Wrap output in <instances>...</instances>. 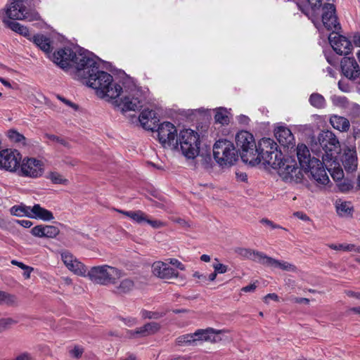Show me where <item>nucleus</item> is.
<instances>
[{"mask_svg": "<svg viewBox=\"0 0 360 360\" xmlns=\"http://www.w3.org/2000/svg\"><path fill=\"white\" fill-rule=\"evenodd\" d=\"M176 343L179 346L196 345L195 335L194 333L180 335L176 339Z\"/></svg>", "mask_w": 360, "mask_h": 360, "instance_id": "obj_37", "label": "nucleus"}, {"mask_svg": "<svg viewBox=\"0 0 360 360\" xmlns=\"http://www.w3.org/2000/svg\"><path fill=\"white\" fill-rule=\"evenodd\" d=\"M263 261L262 264L266 265L267 266H271L275 268H279L283 271H292L295 272L297 271V267L289 262H285V261H280L277 260L274 258L268 257L265 255L264 257H263Z\"/></svg>", "mask_w": 360, "mask_h": 360, "instance_id": "obj_25", "label": "nucleus"}, {"mask_svg": "<svg viewBox=\"0 0 360 360\" xmlns=\"http://www.w3.org/2000/svg\"><path fill=\"white\" fill-rule=\"evenodd\" d=\"M7 136L12 142L20 144L24 146L27 145L26 138L22 134L19 133L15 129L8 130L7 131Z\"/></svg>", "mask_w": 360, "mask_h": 360, "instance_id": "obj_36", "label": "nucleus"}, {"mask_svg": "<svg viewBox=\"0 0 360 360\" xmlns=\"http://www.w3.org/2000/svg\"><path fill=\"white\" fill-rule=\"evenodd\" d=\"M329 42L334 50L338 55H347L352 50V44L351 41L345 36L338 33L333 32L328 37Z\"/></svg>", "mask_w": 360, "mask_h": 360, "instance_id": "obj_13", "label": "nucleus"}, {"mask_svg": "<svg viewBox=\"0 0 360 360\" xmlns=\"http://www.w3.org/2000/svg\"><path fill=\"white\" fill-rule=\"evenodd\" d=\"M297 156L301 169L309 172L311 177L319 184L326 185L329 178L323 162L317 158H311L306 145L301 143L297 146Z\"/></svg>", "mask_w": 360, "mask_h": 360, "instance_id": "obj_2", "label": "nucleus"}, {"mask_svg": "<svg viewBox=\"0 0 360 360\" xmlns=\"http://www.w3.org/2000/svg\"><path fill=\"white\" fill-rule=\"evenodd\" d=\"M25 0H11V4L5 10L8 18L24 20L28 18L27 8L25 5Z\"/></svg>", "mask_w": 360, "mask_h": 360, "instance_id": "obj_15", "label": "nucleus"}, {"mask_svg": "<svg viewBox=\"0 0 360 360\" xmlns=\"http://www.w3.org/2000/svg\"><path fill=\"white\" fill-rule=\"evenodd\" d=\"M236 143L242 160L252 166L259 164L254 136L247 131H240L236 136Z\"/></svg>", "mask_w": 360, "mask_h": 360, "instance_id": "obj_5", "label": "nucleus"}, {"mask_svg": "<svg viewBox=\"0 0 360 360\" xmlns=\"http://www.w3.org/2000/svg\"><path fill=\"white\" fill-rule=\"evenodd\" d=\"M61 259L65 266L74 273L80 276H86L87 269L86 266L79 262L70 252L64 250L60 252Z\"/></svg>", "mask_w": 360, "mask_h": 360, "instance_id": "obj_14", "label": "nucleus"}, {"mask_svg": "<svg viewBox=\"0 0 360 360\" xmlns=\"http://www.w3.org/2000/svg\"><path fill=\"white\" fill-rule=\"evenodd\" d=\"M216 122L221 124H227L229 122V118L228 116V112L226 109L219 108L216 110L214 115Z\"/></svg>", "mask_w": 360, "mask_h": 360, "instance_id": "obj_39", "label": "nucleus"}, {"mask_svg": "<svg viewBox=\"0 0 360 360\" xmlns=\"http://www.w3.org/2000/svg\"><path fill=\"white\" fill-rule=\"evenodd\" d=\"M342 73L352 81L360 76V67L354 58L345 57L341 60Z\"/></svg>", "mask_w": 360, "mask_h": 360, "instance_id": "obj_19", "label": "nucleus"}, {"mask_svg": "<svg viewBox=\"0 0 360 360\" xmlns=\"http://www.w3.org/2000/svg\"><path fill=\"white\" fill-rule=\"evenodd\" d=\"M11 212L15 216L25 215L29 217L31 216L30 206H13L11 209Z\"/></svg>", "mask_w": 360, "mask_h": 360, "instance_id": "obj_42", "label": "nucleus"}, {"mask_svg": "<svg viewBox=\"0 0 360 360\" xmlns=\"http://www.w3.org/2000/svg\"><path fill=\"white\" fill-rule=\"evenodd\" d=\"M345 292L349 297H355L357 299H360V293L359 292H356L352 291V290H346Z\"/></svg>", "mask_w": 360, "mask_h": 360, "instance_id": "obj_64", "label": "nucleus"}, {"mask_svg": "<svg viewBox=\"0 0 360 360\" xmlns=\"http://www.w3.org/2000/svg\"><path fill=\"white\" fill-rule=\"evenodd\" d=\"M30 218L39 219L43 221H51L54 218L51 212L41 207L39 204L30 207Z\"/></svg>", "mask_w": 360, "mask_h": 360, "instance_id": "obj_28", "label": "nucleus"}, {"mask_svg": "<svg viewBox=\"0 0 360 360\" xmlns=\"http://www.w3.org/2000/svg\"><path fill=\"white\" fill-rule=\"evenodd\" d=\"M33 42L46 53H50L53 51V46L50 38L43 34L34 35L33 37Z\"/></svg>", "mask_w": 360, "mask_h": 360, "instance_id": "obj_30", "label": "nucleus"}, {"mask_svg": "<svg viewBox=\"0 0 360 360\" xmlns=\"http://www.w3.org/2000/svg\"><path fill=\"white\" fill-rule=\"evenodd\" d=\"M146 223L148 224L154 229H160L166 226L167 225L166 223L164 221H162L160 220H151L149 219L148 217L147 220L146 221Z\"/></svg>", "mask_w": 360, "mask_h": 360, "instance_id": "obj_50", "label": "nucleus"}, {"mask_svg": "<svg viewBox=\"0 0 360 360\" xmlns=\"http://www.w3.org/2000/svg\"><path fill=\"white\" fill-rule=\"evenodd\" d=\"M256 288H257V285L255 283H253V284H250V285L243 287L241 289V290L245 292H248L254 291L256 289Z\"/></svg>", "mask_w": 360, "mask_h": 360, "instance_id": "obj_60", "label": "nucleus"}, {"mask_svg": "<svg viewBox=\"0 0 360 360\" xmlns=\"http://www.w3.org/2000/svg\"><path fill=\"white\" fill-rule=\"evenodd\" d=\"M342 164L345 169L348 172H352L357 168V156L355 150H347L345 152Z\"/></svg>", "mask_w": 360, "mask_h": 360, "instance_id": "obj_27", "label": "nucleus"}, {"mask_svg": "<svg viewBox=\"0 0 360 360\" xmlns=\"http://www.w3.org/2000/svg\"><path fill=\"white\" fill-rule=\"evenodd\" d=\"M17 224L21 225L25 228H30L32 225V222L30 220L22 219V220H16Z\"/></svg>", "mask_w": 360, "mask_h": 360, "instance_id": "obj_58", "label": "nucleus"}, {"mask_svg": "<svg viewBox=\"0 0 360 360\" xmlns=\"http://www.w3.org/2000/svg\"><path fill=\"white\" fill-rule=\"evenodd\" d=\"M141 125L146 130L154 131L158 126L159 120L153 110H144L139 117Z\"/></svg>", "mask_w": 360, "mask_h": 360, "instance_id": "obj_21", "label": "nucleus"}, {"mask_svg": "<svg viewBox=\"0 0 360 360\" xmlns=\"http://www.w3.org/2000/svg\"><path fill=\"white\" fill-rule=\"evenodd\" d=\"M169 263L172 265L176 266L178 269L181 271L185 270V266L176 259H169Z\"/></svg>", "mask_w": 360, "mask_h": 360, "instance_id": "obj_55", "label": "nucleus"}, {"mask_svg": "<svg viewBox=\"0 0 360 360\" xmlns=\"http://www.w3.org/2000/svg\"><path fill=\"white\" fill-rule=\"evenodd\" d=\"M226 329L216 330L212 328H207L205 329H198L194 333L195 335L196 343L198 341L210 342L212 343L219 342L221 340L219 335L228 333Z\"/></svg>", "mask_w": 360, "mask_h": 360, "instance_id": "obj_17", "label": "nucleus"}, {"mask_svg": "<svg viewBox=\"0 0 360 360\" xmlns=\"http://www.w3.org/2000/svg\"><path fill=\"white\" fill-rule=\"evenodd\" d=\"M274 300L276 302H278L279 300V298H278V296L276 294V293H269L268 295H266L264 297V302L265 303H268L269 302V300Z\"/></svg>", "mask_w": 360, "mask_h": 360, "instance_id": "obj_56", "label": "nucleus"}, {"mask_svg": "<svg viewBox=\"0 0 360 360\" xmlns=\"http://www.w3.org/2000/svg\"><path fill=\"white\" fill-rule=\"evenodd\" d=\"M141 314L142 318L144 319H158L161 317H163L165 315V313L161 311H151L143 309L141 311Z\"/></svg>", "mask_w": 360, "mask_h": 360, "instance_id": "obj_43", "label": "nucleus"}, {"mask_svg": "<svg viewBox=\"0 0 360 360\" xmlns=\"http://www.w3.org/2000/svg\"><path fill=\"white\" fill-rule=\"evenodd\" d=\"M32 356L29 352H22L12 360H32Z\"/></svg>", "mask_w": 360, "mask_h": 360, "instance_id": "obj_54", "label": "nucleus"}, {"mask_svg": "<svg viewBox=\"0 0 360 360\" xmlns=\"http://www.w3.org/2000/svg\"><path fill=\"white\" fill-rule=\"evenodd\" d=\"M291 301L295 303H297V304L304 303V304H308L309 303V300L307 298H304V297H294L291 298Z\"/></svg>", "mask_w": 360, "mask_h": 360, "instance_id": "obj_57", "label": "nucleus"}, {"mask_svg": "<svg viewBox=\"0 0 360 360\" xmlns=\"http://www.w3.org/2000/svg\"><path fill=\"white\" fill-rule=\"evenodd\" d=\"M53 60L61 68L73 74L75 79L77 77L79 70H82L86 63L90 66L94 64L91 58L82 53H76L70 49H60L54 53Z\"/></svg>", "mask_w": 360, "mask_h": 360, "instance_id": "obj_3", "label": "nucleus"}, {"mask_svg": "<svg viewBox=\"0 0 360 360\" xmlns=\"http://www.w3.org/2000/svg\"><path fill=\"white\" fill-rule=\"evenodd\" d=\"M22 157L16 150L6 149L0 152V168L13 172L20 165Z\"/></svg>", "mask_w": 360, "mask_h": 360, "instance_id": "obj_12", "label": "nucleus"}, {"mask_svg": "<svg viewBox=\"0 0 360 360\" xmlns=\"http://www.w3.org/2000/svg\"><path fill=\"white\" fill-rule=\"evenodd\" d=\"M152 272L154 276L161 279H171L179 276L178 271L162 261H157L153 264Z\"/></svg>", "mask_w": 360, "mask_h": 360, "instance_id": "obj_20", "label": "nucleus"}, {"mask_svg": "<svg viewBox=\"0 0 360 360\" xmlns=\"http://www.w3.org/2000/svg\"><path fill=\"white\" fill-rule=\"evenodd\" d=\"M3 22L11 30H12L13 31H14L17 33H19L20 34H21L22 36L27 37L30 35L29 30L26 27L20 25L19 22H15V21H11L9 20H6V19H4Z\"/></svg>", "mask_w": 360, "mask_h": 360, "instance_id": "obj_34", "label": "nucleus"}, {"mask_svg": "<svg viewBox=\"0 0 360 360\" xmlns=\"http://www.w3.org/2000/svg\"><path fill=\"white\" fill-rule=\"evenodd\" d=\"M309 102L311 105L316 108H323L326 105L324 97L319 94H312L309 97Z\"/></svg>", "mask_w": 360, "mask_h": 360, "instance_id": "obj_40", "label": "nucleus"}, {"mask_svg": "<svg viewBox=\"0 0 360 360\" xmlns=\"http://www.w3.org/2000/svg\"><path fill=\"white\" fill-rule=\"evenodd\" d=\"M44 225H37L31 229V233L39 238H44Z\"/></svg>", "mask_w": 360, "mask_h": 360, "instance_id": "obj_47", "label": "nucleus"}, {"mask_svg": "<svg viewBox=\"0 0 360 360\" xmlns=\"http://www.w3.org/2000/svg\"><path fill=\"white\" fill-rule=\"evenodd\" d=\"M124 273L115 266L103 264L91 267L86 273L90 281L94 283L108 285H115L116 281L123 277Z\"/></svg>", "mask_w": 360, "mask_h": 360, "instance_id": "obj_4", "label": "nucleus"}, {"mask_svg": "<svg viewBox=\"0 0 360 360\" xmlns=\"http://www.w3.org/2000/svg\"><path fill=\"white\" fill-rule=\"evenodd\" d=\"M238 252L244 257H246L248 258L252 259L255 261H257L262 264L263 261V257L265 256V255L261 252L259 251H255L252 250L250 249L247 248H240L238 250Z\"/></svg>", "mask_w": 360, "mask_h": 360, "instance_id": "obj_33", "label": "nucleus"}, {"mask_svg": "<svg viewBox=\"0 0 360 360\" xmlns=\"http://www.w3.org/2000/svg\"><path fill=\"white\" fill-rule=\"evenodd\" d=\"M274 134L279 143L285 147L293 145L295 138L290 129L284 126H279L274 130Z\"/></svg>", "mask_w": 360, "mask_h": 360, "instance_id": "obj_23", "label": "nucleus"}, {"mask_svg": "<svg viewBox=\"0 0 360 360\" xmlns=\"http://www.w3.org/2000/svg\"><path fill=\"white\" fill-rule=\"evenodd\" d=\"M19 301L17 296L14 294L6 291L0 290V305L8 307H15L18 306Z\"/></svg>", "mask_w": 360, "mask_h": 360, "instance_id": "obj_31", "label": "nucleus"}, {"mask_svg": "<svg viewBox=\"0 0 360 360\" xmlns=\"http://www.w3.org/2000/svg\"><path fill=\"white\" fill-rule=\"evenodd\" d=\"M46 178L54 184L67 185L68 184V180L57 172H49Z\"/></svg>", "mask_w": 360, "mask_h": 360, "instance_id": "obj_38", "label": "nucleus"}, {"mask_svg": "<svg viewBox=\"0 0 360 360\" xmlns=\"http://www.w3.org/2000/svg\"><path fill=\"white\" fill-rule=\"evenodd\" d=\"M330 123L334 129L342 132L349 131L350 127L349 121L346 117L336 115L330 117Z\"/></svg>", "mask_w": 360, "mask_h": 360, "instance_id": "obj_29", "label": "nucleus"}, {"mask_svg": "<svg viewBox=\"0 0 360 360\" xmlns=\"http://www.w3.org/2000/svg\"><path fill=\"white\" fill-rule=\"evenodd\" d=\"M215 160L221 166L232 165L238 160L233 143L226 139L217 141L213 147Z\"/></svg>", "mask_w": 360, "mask_h": 360, "instance_id": "obj_10", "label": "nucleus"}, {"mask_svg": "<svg viewBox=\"0 0 360 360\" xmlns=\"http://www.w3.org/2000/svg\"><path fill=\"white\" fill-rule=\"evenodd\" d=\"M160 329V325L158 323L150 322L134 330L128 331L127 334L129 338L146 337L156 333Z\"/></svg>", "mask_w": 360, "mask_h": 360, "instance_id": "obj_22", "label": "nucleus"}, {"mask_svg": "<svg viewBox=\"0 0 360 360\" xmlns=\"http://www.w3.org/2000/svg\"><path fill=\"white\" fill-rule=\"evenodd\" d=\"M338 214L341 217H349L352 215L353 209L349 202L336 201L335 204Z\"/></svg>", "mask_w": 360, "mask_h": 360, "instance_id": "obj_35", "label": "nucleus"}, {"mask_svg": "<svg viewBox=\"0 0 360 360\" xmlns=\"http://www.w3.org/2000/svg\"><path fill=\"white\" fill-rule=\"evenodd\" d=\"M338 87L341 91L344 92H348L349 91L348 84H345L342 81H340L338 82Z\"/></svg>", "mask_w": 360, "mask_h": 360, "instance_id": "obj_61", "label": "nucleus"}, {"mask_svg": "<svg viewBox=\"0 0 360 360\" xmlns=\"http://www.w3.org/2000/svg\"><path fill=\"white\" fill-rule=\"evenodd\" d=\"M158 138L161 145L167 148H178L177 130L169 122L160 124L157 129Z\"/></svg>", "mask_w": 360, "mask_h": 360, "instance_id": "obj_11", "label": "nucleus"}, {"mask_svg": "<svg viewBox=\"0 0 360 360\" xmlns=\"http://www.w3.org/2000/svg\"><path fill=\"white\" fill-rule=\"evenodd\" d=\"M271 167L276 169L279 176L286 182L297 184L304 178L302 169L297 166L296 162L292 159H283L281 157L276 161V165Z\"/></svg>", "mask_w": 360, "mask_h": 360, "instance_id": "obj_6", "label": "nucleus"}, {"mask_svg": "<svg viewBox=\"0 0 360 360\" xmlns=\"http://www.w3.org/2000/svg\"><path fill=\"white\" fill-rule=\"evenodd\" d=\"M21 173L25 176L37 178L43 174V164L34 158H29L23 161L20 168Z\"/></svg>", "mask_w": 360, "mask_h": 360, "instance_id": "obj_16", "label": "nucleus"}, {"mask_svg": "<svg viewBox=\"0 0 360 360\" xmlns=\"http://www.w3.org/2000/svg\"><path fill=\"white\" fill-rule=\"evenodd\" d=\"M256 150L259 163L262 162L264 165L270 167L276 165V161L283 157L281 152L278 150L277 143L270 138L262 139L256 145Z\"/></svg>", "mask_w": 360, "mask_h": 360, "instance_id": "obj_8", "label": "nucleus"}, {"mask_svg": "<svg viewBox=\"0 0 360 360\" xmlns=\"http://www.w3.org/2000/svg\"><path fill=\"white\" fill-rule=\"evenodd\" d=\"M193 276L194 278H198L201 282H205L207 281V277L203 275V274H200L199 272L198 271H195L193 274Z\"/></svg>", "mask_w": 360, "mask_h": 360, "instance_id": "obj_63", "label": "nucleus"}, {"mask_svg": "<svg viewBox=\"0 0 360 360\" xmlns=\"http://www.w3.org/2000/svg\"><path fill=\"white\" fill-rule=\"evenodd\" d=\"M322 22L328 30L340 28V24L335 15V7L332 4H324L323 7Z\"/></svg>", "mask_w": 360, "mask_h": 360, "instance_id": "obj_18", "label": "nucleus"}, {"mask_svg": "<svg viewBox=\"0 0 360 360\" xmlns=\"http://www.w3.org/2000/svg\"><path fill=\"white\" fill-rule=\"evenodd\" d=\"M18 321L11 317L0 319V333L8 330L13 325L17 324Z\"/></svg>", "mask_w": 360, "mask_h": 360, "instance_id": "obj_44", "label": "nucleus"}, {"mask_svg": "<svg viewBox=\"0 0 360 360\" xmlns=\"http://www.w3.org/2000/svg\"><path fill=\"white\" fill-rule=\"evenodd\" d=\"M260 222L267 226H269L272 229H281V226H280L278 224H274L272 221H271L268 219H266V218L262 219Z\"/></svg>", "mask_w": 360, "mask_h": 360, "instance_id": "obj_53", "label": "nucleus"}, {"mask_svg": "<svg viewBox=\"0 0 360 360\" xmlns=\"http://www.w3.org/2000/svg\"><path fill=\"white\" fill-rule=\"evenodd\" d=\"M214 271L217 274H224L228 270V266L221 263H217L213 265Z\"/></svg>", "mask_w": 360, "mask_h": 360, "instance_id": "obj_52", "label": "nucleus"}, {"mask_svg": "<svg viewBox=\"0 0 360 360\" xmlns=\"http://www.w3.org/2000/svg\"><path fill=\"white\" fill-rule=\"evenodd\" d=\"M114 292L120 296L130 294L136 287V283L132 278H125L114 285Z\"/></svg>", "mask_w": 360, "mask_h": 360, "instance_id": "obj_24", "label": "nucleus"}, {"mask_svg": "<svg viewBox=\"0 0 360 360\" xmlns=\"http://www.w3.org/2000/svg\"><path fill=\"white\" fill-rule=\"evenodd\" d=\"M178 146L182 154L188 159L195 158L199 153L200 136L199 134L191 130L185 129L180 131L177 138Z\"/></svg>", "mask_w": 360, "mask_h": 360, "instance_id": "obj_9", "label": "nucleus"}, {"mask_svg": "<svg viewBox=\"0 0 360 360\" xmlns=\"http://www.w3.org/2000/svg\"><path fill=\"white\" fill-rule=\"evenodd\" d=\"M94 64L87 63L82 70H79L77 79L82 81L89 86L94 89L96 94L102 98L116 99L122 91V87L113 83L112 76L99 70L98 64L92 58Z\"/></svg>", "mask_w": 360, "mask_h": 360, "instance_id": "obj_1", "label": "nucleus"}, {"mask_svg": "<svg viewBox=\"0 0 360 360\" xmlns=\"http://www.w3.org/2000/svg\"><path fill=\"white\" fill-rule=\"evenodd\" d=\"M318 141L324 152L322 155L323 164L335 162L336 155L340 151V144L336 136L330 131H323L319 134Z\"/></svg>", "mask_w": 360, "mask_h": 360, "instance_id": "obj_7", "label": "nucleus"}, {"mask_svg": "<svg viewBox=\"0 0 360 360\" xmlns=\"http://www.w3.org/2000/svg\"><path fill=\"white\" fill-rule=\"evenodd\" d=\"M44 238H56L60 233L58 227L52 225H44Z\"/></svg>", "mask_w": 360, "mask_h": 360, "instance_id": "obj_45", "label": "nucleus"}, {"mask_svg": "<svg viewBox=\"0 0 360 360\" xmlns=\"http://www.w3.org/2000/svg\"><path fill=\"white\" fill-rule=\"evenodd\" d=\"M84 352V349L79 346H75L70 351V354L75 359H79Z\"/></svg>", "mask_w": 360, "mask_h": 360, "instance_id": "obj_49", "label": "nucleus"}, {"mask_svg": "<svg viewBox=\"0 0 360 360\" xmlns=\"http://www.w3.org/2000/svg\"><path fill=\"white\" fill-rule=\"evenodd\" d=\"M328 247L332 250H343V251H356L357 252H360V247L355 248V245L353 244H339V245H335V244H330L328 245Z\"/></svg>", "mask_w": 360, "mask_h": 360, "instance_id": "obj_41", "label": "nucleus"}, {"mask_svg": "<svg viewBox=\"0 0 360 360\" xmlns=\"http://www.w3.org/2000/svg\"><path fill=\"white\" fill-rule=\"evenodd\" d=\"M24 271L23 276L25 278L29 279L30 278L31 273L34 271V268L28 266L27 269H25Z\"/></svg>", "mask_w": 360, "mask_h": 360, "instance_id": "obj_62", "label": "nucleus"}, {"mask_svg": "<svg viewBox=\"0 0 360 360\" xmlns=\"http://www.w3.org/2000/svg\"><path fill=\"white\" fill-rule=\"evenodd\" d=\"M331 176L335 181H341L344 177V173L341 168L334 167L333 170L330 173Z\"/></svg>", "mask_w": 360, "mask_h": 360, "instance_id": "obj_48", "label": "nucleus"}, {"mask_svg": "<svg viewBox=\"0 0 360 360\" xmlns=\"http://www.w3.org/2000/svg\"><path fill=\"white\" fill-rule=\"evenodd\" d=\"M115 104L120 107L122 111L133 110L135 111L141 108V105L138 98L124 97L120 100H115Z\"/></svg>", "mask_w": 360, "mask_h": 360, "instance_id": "obj_26", "label": "nucleus"}, {"mask_svg": "<svg viewBox=\"0 0 360 360\" xmlns=\"http://www.w3.org/2000/svg\"><path fill=\"white\" fill-rule=\"evenodd\" d=\"M294 215L303 221H309V217L302 212H296Z\"/></svg>", "mask_w": 360, "mask_h": 360, "instance_id": "obj_59", "label": "nucleus"}, {"mask_svg": "<svg viewBox=\"0 0 360 360\" xmlns=\"http://www.w3.org/2000/svg\"><path fill=\"white\" fill-rule=\"evenodd\" d=\"M115 211L128 217L129 218H130L138 224L146 222V221L147 220L148 216L141 210L124 211L122 210L115 209Z\"/></svg>", "mask_w": 360, "mask_h": 360, "instance_id": "obj_32", "label": "nucleus"}, {"mask_svg": "<svg viewBox=\"0 0 360 360\" xmlns=\"http://www.w3.org/2000/svg\"><path fill=\"white\" fill-rule=\"evenodd\" d=\"M44 138L59 143L60 145H62L66 148L70 147V144L68 141H66L65 139H63L61 136H56L54 134H45Z\"/></svg>", "mask_w": 360, "mask_h": 360, "instance_id": "obj_46", "label": "nucleus"}, {"mask_svg": "<svg viewBox=\"0 0 360 360\" xmlns=\"http://www.w3.org/2000/svg\"><path fill=\"white\" fill-rule=\"evenodd\" d=\"M323 0H307L313 11H316L323 5Z\"/></svg>", "mask_w": 360, "mask_h": 360, "instance_id": "obj_51", "label": "nucleus"}]
</instances>
